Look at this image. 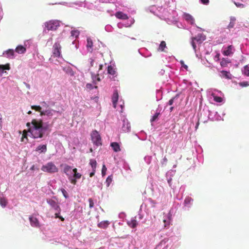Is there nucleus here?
Segmentation results:
<instances>
[{"label": "nucleus", "mask_w": 249, "mask_h": 249, "mask_svg": "<svg viewBox=\"0 0 249 249\" xmlns=\"http://www.w3.org/2000/svg\"><path fill=\"white\" fill-rule=\"evenodd\" d=\"M29 132H27L26 130H24L23 131V134L22 135V138L21 139V141L22 142H24L26 143L28 142V136H30V134H28Z\"/></svg>", "instance_id": "34"}, {"label": "nucleus", "mask_w": 249, "mask_h": 249, "mask_svg": "<svg viewBox=\"0 0 249 249\" xmlns=\"http://www.w3.org/2000/svg\"><path fill=\"white\" fill-rule=\"evenodd\" d=\"M40 104L41 105V107H45V108H47L49 106L47 104V103L45 102H42L40 103Z\"/></svg>", "instance_id": "56"}, {"label": "nucleus", "mask_w": 249, "mask_h": 249, "mask_svg": "<svg viewBox=\"0 0 249 249\" xmlns=\"http://www.w3.org/2000/svg\"><path fill=\"white\" fill-rule=\"evenodd\" d=\"M91 138L94 144L97 146L102 145L101 136L96 130H94L92 132Z\"/></svg>", "instance_id": "13"}, {"label": "nucleus", "mask_w": 249, "mask_h": 249, "mask_svg": "<svg viewBox=\"0 0 249 249\" xmlns=\"http://www.w3.org/2000/svg\"><path fill=\"white\" fill-rule=\"evenodd\" d=\"M45 29L48 30H56L60 26V21L57 20H51L45 23Z\"/></svg>", "instance_id": "11"}, {"label": "nucleus", "mask_w": 249, "mask_h": 249, "mask_svg": "<svg viewBox=\"0 0 249 249\" xmlns=\"http://www.w3.org/2000/svg\"><path fill=\"white\" fill-rule=\"evenodd\" d=\"M41 169L42 171L49 173H54L58 171V168L52 162H49L43 165Z\"/></svg>", "instance_id": "9"}, {"label": "nucleus", "mask_w": 249, "mask_h": 249, "mask_svg": "<svg viewBox=\"0 0 249 249\" xmlns=\"http://www.w3.org/2000/svg\"><path fill=\"white\" fill-rule=\"evenodd\" d=\"M26 50V48L24 46L18 45L16 47L15 52L19 54H22L25 53Z\"/></svg>", "instance_id": "29"}, {"label": "nucleus", "mask_w": 249, "mask_h": 249, "mask_svg": "<svg viewBox=\"0 0 249 249\" xmlns=\"http://www.w3.org/2000/svg\"><path fill=\"white\" fill-rule=\"evenodd\" d=\"M36 151L39 153H45L47 151L46 144L39 145L36 149Z\"/></svg>", "instance_id": "27"}, {"label": "nucleus", "mask_w": 249, "mask_h": 249, "mask_svg": "<svg viewBox=\"0 0 249 249\" xmlns=\"http://www.w3.org/2000/svg\"><path fill=\"white\" fill-rule=\"evenodd\" d=\"M227 62L225 60H222L220 62V65L222 67H225L226 66Z\"/></svg>", "instance_id": "62"}, {"label": "nucleus", "mask_w": 249, "mask_h": 249, "mask_svg": "<svg viewBox=\"0 0 249 249\" xmlns=\"http://www.w3.org/2000/svg\"><path fill=\"white\" fill-rule=\"evenodd\" d=\"M202 113H203L204 114H205V115H206V114H207V113H206L204 110H203V111H202V112H201L200 113V115H201V116H202ZM201 116H200V117H199V116H198V121H197V123H196V126H195V129H196H196H197V128H198V125H199V120H201Z\"/></svg>", "instance_id": "45"}, {"label": "nucleus", "mask_w": 249, "mask_h": 249, "mask_svg": "<svg viewBox=\"0 0 249 249\" xmlns=\"http://www.w3.org/2000/svg\"><path fill=\"white\" fill-rule=\"evenodd\" d=\"M100 1L103 3H113L115 0H99Z\"/></svg>", "instance_id": "55"}, {"label": "nucleus", "mask_w": 249, "mask_h": 249, "mask_svg": "<svg viewBox=\"0 0 249 249\" xmlns=\"http://www.w3.org/2000/svg\"><path fill=\"white\" fill-rule=\"evenodd\" d=\"M239 85L242 87H246L249 86V83L248 82L244 81L240 82Z\"/></svg>", "instance_id": "47"}, {"label": "nucleus", "mask_w": 249, "mask_h": 249, "mask_svg": "<svg viewBox=\"0 0 249 249\" xmlns=\"http://www.w3.org/2000/svg\"><path fill=\"white\" fill-rule=\"evenodd\" d=\"M59 4H62L64 5H66L67 6L70 7H72L73 5H77L79 7H86L87 2L86 1H77L74 2L72 3H67L66 2H62L60 3H58Z\"/></svg>", "instance_id": "15"}, {"label": "nucleus", "mask_w": 249, "mask_h": 249, "mask_svg": "<svg viewBox=\"0 0 249 249\" xmlns=\"http://www.w3.org/2000/svg\"><path fill=\"white\" fill-rule=\"evenodd\" d=\"M183 18L188 23L191 25L195 24V19L193 17L189 14L184 13L183 15Z\"/></svg>", "instance_id": "17"}, {"label": "nucleus", "mask_w": 249, "mask_h": 249, "mask_svg": "<svg viewBox=\"0 0 249 249\" xmlns=\"http://www.w3.org/2000/svg\"><path fill=\"white\" fill-rule=\"evenodd\" d=\"M134 23V19L131 18L129 21H125L124 22V27H128L131 26Z\"/></svg>", "instance_id": "40"}, {"label": "nucleus", "mask_w": 249, "mask_h": 249, "mask_svg": "<svg viewBox=\"0 0 249 249\" xmlns=\"http://www.w3.org/2000/svg\"><path fill=\"white\" fill-rule=\"evenodd\" d=\"M118 93L117 90L114 91L112 97V102L114 108H116L117 103L118 101Z\"/></svg>", "instance_id": "23"}, {"label": "nucleus", "mask_w": 249, "mask_h": 249, "mask_svg": "<svg viewBox=\"0 0 249 249\" xmlns=\"http://www.w3.org/2000/svg\"><path fill=\"white\" fill-rule=\"evenodd\" d=\"M95 170H96V169H92V171L91 172H90L89 174L90 177H92L94 175Z\"/></svg>", "instance_id": "64"}, {"label": "nucleus", "mask_w": 249, "mask_h": 249, "mask_svg": "<svg viewBox=\"0 0 249 249\" xmlns=\"http://www.w3.org/2000/svg\"><path fill=\"white\" fill-rule=\"evenodd\" d=\"M163 221L164 224V228L168 229L171 222V216L169 214L166 216H164Z\"/></svg>", "instance_id": "20"}, {"label": "nucleus", "mask_w": 249, "mask_h": 249, "mask_svg": "<svg viewBox=\"0 0 249 249\" xmlns=\"http://www.w3.org/2000/svg\"><path fill=\"white\" fill-rule=\"evenodd\" d=\"M107 170V169L106 167V166L105 165H103L102 169V174L103 176H104L105 175Z\"/></svg>", "instance_id": "54"}, {"label": "nucleus", "mask_w": 249, "mask_h": 249, "mask_svg": "<svg viewBox=\"0 0 249 249\" xmlns=\"http://www.w3.org/2000/svg\"><path fill=\"white\" fill-rule=\"evenodd\" d=\"M81 174L77 172V169L76 168H74V172L73 174V178L75 181V184L77 182V179H78L81 178Z\"/></svg>", "instance_id": "36"}, {"label": "nucleus", "mask_w": 249, "mask_h": 249, "mask_svg": "<svg viewBox=\"0 0 249 249\" xmlns=\"http://www.w3.org/2000/svg\"><path fill=\"white\" fill-rule=\"evenodd\" d=\"M71 36L77 38L78 37L80 32L77 30H72L71 32Z\"/></svg>", "instance_id": "41"}, {"label": "nucleus", "mask_w": 249, "mask_h": 249, "mask_svg": "<svg viewBox=\"0 0 249 249\" xmlns=\"http://www.w3.org/2000/svg\"><path fill=\"white\" fill-rule=\"evenodd\" d=\"M63 70L68 74L71 76L74 75V72L70 66L64 67Z\"/></svg>", "instance_id": "28"}, {"label": "nucleus", "mask_w": 249, "mask_h": 249, "mask_svg": "<svg viewBox=\"0 0 249 249\" xmlns=\"http://www.w3.org/2000/svg\"><path fill=\"white\" fill-rule=\"evenodd\" d=\"M61 47L59 43L55 42L53 46V54L49 59V61L51 62L56 64L57 59L55 60L54 58H60L61 57Z\"/></svg>", "instance_id": "5"}, {"label": "nucleus", "mask_w": 249, "mask_h": 249, "mask_svg": "<svg viewBox=\"0 0 249 249\" xmlns=\"http://www.w3.org/2000/svg\"><path fill=\"white\" fill-rule=\"evenodd\" d=\"M166 48V43L164 41H162L159 47V51L161 52H164V49Z\"/></svg>", "instance_id": "39"}, {"label": "nucleus", "mask_w": 249, "mask_h": 249, "mask_svg": "<svg viewBox=\"0 0 249 249\" xmlns=\"http://www.w3.org/2000/svg\"><path fill=\"white\" fill-rule=\"evenodd\" d=\"M117 26L119 28H122L124 27V22H119L117 24Z\"/></svg>", "instance_id": "60"}, {"label": "nucleus", "mask_w": 249, "mask_h": 249, "mask_svg": "<svg viewBox=\"0 0 249 249\" xmlns=\"http://www.w3.org/2000/svg\"><path fill=\"white\" fill-rule=\"evenodd\" d=\"M219 76L223 78L227 79H231L232 78V75L230 71H221L219 72Z\"/></svg>", "instance_id": "19"}, {"label": "nucleus", "mask_w": 249, "mask_h": 249, "mask_svg": "<svg viewBox=\"0 0 249 249\" xmlns=\"http://www.w3.org/2000/svg\"><path fill=\"white\" fill-rule=\"evenodd\" d=\"M105 29L106 31L110 32L112 31V27L110 25H107L105 27Z\"/></svg>", "instance_id": "49"}, {"label": "nucleus", "mask_w": 249, "mask_h": 249, "mask_svg": "<svg viewBox=\"0 0 249 249\" xmlns=\"http://www.w3.org/2000/svg\"><path fill=\"white\" fill-rule=\"evenodd\" d=\"M214 100L217 102V103H220L222 102V99L220 97H218V96H214Z\"/></svg>", "instance_id": "52"}, {"label": "nucleus", "mask_w": 249, "mask_h": 249, "mask_svg": "<svg viewBox=\"0 0 249 249\" xmlns=\"http://www.w3.org/2000/svg\"><path fill=\"white\" fill-rule=\"evenodd\" d=\"M7 201L5 198L0 197V205L3 208H4L7 205Z\"/></svg>", "instance_id": "43"}, {"label": "nucleus", "mask_w": 249, "mask_h": 249, "mask_svg": "<svg viewBox=\"0 0 249 249\" xmlns=\"http://www.w3.org/2000/svg\"><path fill=\"white\" fill-rule=\"evenodd\" d=\"M26 125L28 127L30 136L34 139L43 138L52 127L49 121L45 122L40 119H33L31 123H27Z\"/></svg>", "instance_id": "1"}, {"label": "nucleus", "mask_w": 249, "mask_h": 249, "mask_svg": "<svg viewBox=\"0 0 249 249\" xmlns=\"http://www.w3.org/2000/svg\"><path fill=\"white\" fill-rule=\"evenodd\" d=\"M236 20V18L234 16H231L230 17V22L227 26V28L230 30L231 28H233L235 24V21Z\"/></svg>", "instance_id": "26"}, {"label": "nucleus", "mask_w": 249, "mask_h": 249, "mask_svg": "<svg viewBox=\"0 0 249 249\" xmlns=\"http://www.w3.org/2000/svg\"><path fill=\"white\" fill-rule=\"evenodd\" d=\"M100 74H93V77L92 76V79L94 81L97 80L100 81L101 80L100 77H99Z\"/></svg>", "instance_id": "48"}, {"label": "nucleus", "mask_w": 249, "mask_h": 249, "mask_svg": "<svg viewBox=\"0 0 249 249\" xmlns=\"http://www.w3.org/2000/svg\"><path fill=\"white\" fill-rule=\"evenodd\" d=\"M10 69V66L9 64L5 65H0V75L2 76L4 72H6V70H9Z\"/></svg>", "instance_id": "31"}, {"label": "nucleus", "mask_w": 249, "mask_h": 249, "mask_svg": "<svg viewBox=\"0 0 249 249\" xmlns=\"http://www.w3.org/2000/svg\"><path fill=\"white\" fill-rule=\"evenodd\" d=\"M89 207L90 208L93 207L94 206V202H93V200L92 199V198H89Z\"/></svg>", "instance_id": "57"}, {"label": "nucleus", "mask_w": 249, "mask_h": 249, "mask_svg": "<svg viewBox=\"0 0 249 249\" xmlns=\"http://www.w3.org/2000/svg\"><path fill=\"white\" fill-rule=\"evenodd\" d=\"M107 73L112 76V78L115 77L117 75V72L116 69L111 65L107 67Z\"/></svg>", "instance_id": "24"}, {"label": "nucleus", "mask_w": 249, "mask_h": 249, "mask_svg": "<svg viewBox=\"0 0 249 249\" xmlns=\"http://www.w3.org/2000/svg\"><path fill=\"white\" fill-rule=\"evenodd\" d=\"M61 190L63 196L66 198H67L68 197V195L67 191L64 189H61Z\"/></svg>", "instance_id": "50"}, {"label": "nucleus", "mask_w": 249, "mask_h": 249, "mask_svg": "<svg viewBox=\"0 0 249 249\" xmlns=\"http://www.w3.org/2000/svg\"><path fill=\"white\" fill-rule=\"evenodd\" d=\"M233 47L232 45H229L223 49V54L225 56H230L233 53Z\"/></svg>", "instance_id": "18"}, {"label": "nucleus", "mask_w": 249, "mask_h": 249, "mask_svg": "<svg viewBox=\"0 0 249 249\" xmlns=\"http://www.w3.org/2000/svg\"><path fill=\"white\" fill-rule=\"evenodd\" d=\"M103 58V55L101 53L96 54L95 55L90 57L89 59L90 66L89 70L90 71L91 76L93 77V74H102L104 71H102L103 65L101 64L100 61Z\"/></svg>", "instance_id": "3"}, {"label": "nucleus", "mask_w": 249, "mask_h": 249, "mask_svg": "<svg viewBox=\"0 0 249 249\" xmlns=\"http://www.w3.org/2000/svg\"><path fill=\"white\" fill-rule=\"evenodd\" d=\"M167 7V4H165L163 7L162 6L157 7L156 5H151L147 7L145 10L147 11H149L151 13L160 17V18H162V17H165L166 16H168V12L166 11V8Z\"/></svg>", "instance_id": "4"}, {"label": "nucleus", "mask_w": 249, "mask_h": 249, "mask_svg": "<svg viewBox=\"0 0 249 249\" xmlns=\"http://www.w3.org/2000/svg\"><path fill=\"white\" fill-rule=\"evenodd\" d=\"M47 203L55 212L61 211V208L59 205L58 200L56 197H53V198L47 199Z\"/></svg>", "instance_id": "12"}, {"label": "nucleus", "mask_w": 249, "mask_h": 249, "mask_svg": "<svg viewBox=\"0 0 249 249\" xmlns=\"http://www.w3.org/2000/svg\"><path fill=\"white\" fill-rule=\"evenodd\" d=\"M30 224L34 227H39V223L38 219L34 216H32L29 218Z\"/></svg>", "instance_id": "21"}, {"label": "nucleus", "mask_w": 249, "mask_h": 249, "mask_svg": "<svg viewBox=\"0 0 249 249\" xmlns=\"http://www.w3.org/2000/svg\"><path fill=\"white\" fill-rule=\"evenodd\" d=\"M64 172L66 174L71 182L75 185V181L73 179L74 178L73 176L74 168L73 169L71 166L65 165L64 168Z\"/></svg>", "instance_id": "10"}, {"label": "nucleus", "mask_w": 249, "mask_h": 249, "mask_svg": "<svg viewBox=\"0 0 249 249\" xmlns=\"http://www.w3.org/2000/svg\"><path fill=\"white\" fill-rule=\"evenodd\" d=\"M115 16L117 18L122 19H126L128 18L127 15L122 12H116L115 14Z\"/></svg>", "instance_id": "32"}, {"label": "nucleus", "mask_w": 249, "mask_h": 249, "mask_svg": "<svg viewBox=\"0 0 249 249\" xmlns=\"http://www.w3.org/2000/svg\"><path fill=\"white\" fill-rule=\"evenodd\" d=\"M168 240L165 239L162 240L160 244H159L155 249H167L168 245L166 243Z\"/></svg>", "instance_id": "25"}, {"label": "nucleus", "mask_w": 249, "mask_h": 249, "mask_svg": "<svg viewBox=\"0 0 249 249\" xmlns=\"http://www.w3.org/2000/svg\"><path fill=\"white\" fill-rule=\"evenodd\" d=\"M180 63L181 64V67L183 68L184 69H185L186 71L188 70V66L185 65L184 63V61L183 60H181L180 61Z\"/></svg>", "instance_id": "53"}, {"label": "nucleus", "mask_w": 249, "mask_h": 249, "mask_svg": "<svg viewBox=\"0 0 249 249\" xmlns=\"http://www.w3.org/2000/svg\"><path fill=\"white\" fill-rule=\"evenodd\" d=\"M60 212H61V211L56 212V213H55V217L56 218H59V217L60 216L59 214L60 213Z\"/></svg>", "instance_id": "63"}, {"label": "nucleus", "mask_w": 249, "mask_h": 249, "mask_svg": "<svg viewBox=\"0 0 249 249\" xmlns=\"http://www.w3.org/2000/svg\"><path fill=\"white\" fill-rule=\"evenodd\" d=\"M199 1L201 3L206 5H208L210 2L209 0H199Z\"/></svg>", "instance_id": "51"}, {"label": "nucleus", "mask_w": 249, "mask_h": 249, "mask_svg": "<svg viewBox=\"0 0 249 249\" xmlns=\"http://www.w3.org/2000/svg\"><path fill=\"white\" fill-rule=\"evenodd\" d=\"M86 47L88 52L92 53L95 49V46L93 45V41L91 37L88 36L86 39Z\"/></svg>", "instance_id": "14"}, {"label": "nucleus", "mask_w": 249, "mask_h": 249, "mask_svg": "<svg viewBox=\"0 0 249 249\" xmlns=\"http://www.w3.org/2000/svg\"><path fill=\"white\" fill-rule=\"evenodd\" d=\"M234 4L237 7L239 8H243L244 7V5L242 3H239V2H234Z\"/></svg>", "instance_id": "58"}, {"label": "nucleus", "mask_w": 249, "mask_h": 249, "mask_svg": "<svg viewBox=\"0 0 249 249\" xmlns=\"http://www.w3.org/2000/svg\"><path fill=\"white\" fill-rule=\"evenodd\" d=\"M72 44L74 45V46H75V48L76 49H77L78 48V44L75 40H74L72 42Z\"/></svg>", "instance_id": "61"}, {"label": "nucleus", "mask_w": 249, "mask_h": 249, "mask_svg": "<svg viewBox=\"0 0 249 249\" xmlns=\"http://www.w3.org/2000/svg\"><path fill=\"white\" fill-rule=\"evenodd\" d=\"M14 50L9 49L3 53V55L7 57L13 58L14 57Z\"/></svg>", "instance_id": "30"}, {"label": "nucleus", "mask_w": 249, "mask_h": 249, "mask_svg": "<svg viewBox=\"0 0 249 249\" xmlns=\"http://www.w3.org/2000/svg\"><path fill=\"white\" fill-rule=\"evenodd\" d=\"M142 205L140 207L138 215L132 218L130 221L127 222L128 225L131 228H135L138 224L137 220H142L143 219L145 212L142 211Z\"/></svg>", "instance_id": "6"}, {"label": "nucleus", "mask_w": 249, "mask_h": 249, "mask_svg": "<svg viewBox=\"0 0 249 249\" xmlns=\"http://www.w3.org/2000/svg\"><path fill=\"white\" fill-rule=\"evenodd\" d=\"M112 181V176H109L106 180V184L107 187H109L110 183H111Z\"/></svg>", "instance_id": "44"}, {"label": "nucleus", "mask_w": 249, "mask_h": 249, "mask_svg": "<svg viewBox=\"0 0 249 249\" xmlns=\"http://www.w3.org/2000/svg\"><path fill=\"white\" fill-rule=\"evenodd\" d=\"M31 108L36 111L40 112V115L42 117L41 120H43V121L47 122L49 120L53 119V121L50 124L53 125V122L60 115V112L51 108H48L46 110H42V107L40 106H32Z\"/></svg>", "instance_id": "2"}, {"label": "nucleus", "mask_w": 249, "mask_h": 249, "mask_svg": "<svg viewBox=\"0 0 249 249\" xmlns=\"http://www.w3.org/2000/svg\"><path fill=\"white\" fill-rule=\"evenodd\" d=\"M159 116V113H156L155 114V115L152 117V118L151 119V122H154L155 121L156 119L158 118Z\"/></svg>", "instance_id": "59"}, {"label": "nucleus", "mask_w": 249, "mask_h": 249, "mask_svg": "<svg viewBox=\"0 0 249 249\" xmlns=\"http://www.w3.org/2000/svg\"><path fill=\"white\" fill-rule=\"evenodd\" d=\"M194 199L190 196H187L185 197L184 202V207L186 210H189L193 205Z\"/></svg>", "instance_id": "16"}, {"label": "nucleus", "mask_w": 249, "mask_h": 249, "mask_svg": "<svg viewBox=\"0 0 249 249\" xmlns=\"http://www.w3.org/2000/svg\"><path fill=\"white\" fill-rule=\"evenodd\" d=\"M110 146L114 152H117L121 150L119 143L116 142H111L110 143Z\"/></svg>", "instance_id": "33"}, {"label": "nucleus", "mask_w": 249, "mask_h": 249, "mask_svg": "<svg viewBox=\"0 0 249 249\" xmlns=\"http://www.w3.org/2000/svg\"><path fill=\"white\" fill-rule=\"evenodd\" d=\"M89 164L90 165L92 169H96L97 162L95 160L91 159L89 161Z\"/></svg>", "instance_id": "42"}, {"label": "nucleus", "mask_w": 249, "mask_h": 249, "mask_svg": "<svg viewBox=\"0 0 249 249\" xmlns=\"http://www.w3.org/2000/svg\"><path fill=\"white\" fill-rule=\"evenodd\" d=\"M109 224V222L108 221H103L98 224V226L100 228L106 229L108 227Z\"/></svg>", "instance_id": "35"}, {"label": "nucleus", "mask_w": 249, "mask_h": 249, "mask_svg": "<svg viewBox=\"0 0 249 249\" xmlns=\"http://www.w3.org/2000/svg\"><path fill=\"white\" fill-rule=\"evenodd\" d=\"M206 39V36L203 34H198L196 37L192 38L191 44L193 48V49L196 52V43L198 44H201L203 41Z\"/></svg>", "instance_id": "8"}, {"label": "nucleus", "mask_w": 249, "mask_h": 249, "mask_svg": "<svg viewBox=\"0 0 249 249\" xmlns=\"http://www.w3.org/2000/svg\"><path fill=\"white\" fill-rule=\"evenodd\" d=\"M171 6H168L166 8V11L168 12V16H166L165 17H162V18H164L165 19H168L172 23H176L178 20V18L177 17V14L176 11L174 10V7H173V8H170Z\"/></svg>", "instance_id": "7"}, {"label": "nucleus", "mask_w": 249, "mask_h": 249, "mask_svg": "<svg viewBox=\"0 0 249 249\" xmlns=\"http://www.w3.org/2000/svg\"><path fill=\"white\" fill-rule=\"evenodd\" d=\"M178 95H176L175 97H173L172 99H171L169 101V102H168V105H170V106L172 105L173 104V103H174V100H175V99H178Z\"/></svg>", "instance_id": "46"}, {"label": "nucleus", "mask_w": 249, "mask_h": 249, "mask_svg": "<svg viewBox=\"0 0 249 249\" xmlns=\"http://www.w3.org/2000/svg\"><path fill=\"white\" fill-rule=\"evenodd\" d=\"M122 130L125 132H129L130 130V124L127 120L124 119Z\"/></svg>", "instance_id": "22"}, {"label": "nucleus", "mask_w": 249, "mask_h": 249, "mask_svg": "<svg viewBox=\"0 0 249 249\" xmlns=\"http://www.w3.org/2000/svg\"><path fill=\"white\" fill-rule=\"evenodd\" d=\"M242 73L245 76H249V65H247L243 68Z\"/></svg>", "instance_id": "38"}, {"label": "nucleus", "mask_w": 249, "mask_h": 249, "mask_svg": "<svg viewBox=\"0 0 249 249\" xmlns=\"http://www.w3.org/2000/svg\"><path fill=\"white\" fill-rule=\"evenodd\" d=\"M175 171L171 170L170 171L168 172L166 174L167 182L170 186H171L172 178L171 177L168 178V177H169V176H173L175 174Z\"/></svg>", "instance_id": "37"}]
</instances>
